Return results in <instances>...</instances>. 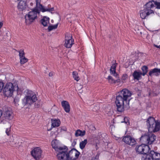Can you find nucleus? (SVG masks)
Instances as JSON below:
<instances>
[{"instance_id":"obj_1","label":"nucleus","mask_w":160,"mask_h":160,"mask_svg":"<svg viewBox=\"0 0 160 160\" xmlns=\"http://www.w3.org/2000/svg\"><path fill=\"white\" fill-rule=\"evenodd\" d=\"M57 149V156L59 160H76L78 158L80 154V152L75 148H72L68 152V148L66 146L59 148L58 147Z\"/></svg>"},{"instance_id":"obj_2","label":"nucleus","mask_w":160,"mask_h":160,"mask_svg":"<svg viewBox=\"0 0 160 160\" xmlns=\"http://www.w3.org/2000/svg\"><path fill=\"white\" fill-rule=\"evenodd\" d=\"M116 97L115 103L118 112H122L124 110V102H127V100L132 95L131 92L125 88L118 92Z\"/></svg>"},{"instance_id":"obj_3","label":"nucleus","mask_w":160,"mask_h":160,"mask_svg":"<svg viewBox=\"0 0 160 160\" xmlns=\"http://www.w3.org/2000/svg\"><path fill=\"white\" fill-rule=\"evenodd\" d=\"M147 123L149 132H155L160 130V122L156 121L154 118L149 117L147 120Z\"/></svg>"},{"instance_id":"obj_4","label":"nucleus","mask_w":160,"mask_h":160,"mask_svg":"<svg viewBox=\"0 0 160 160\" xmlns=\"http://www.w3.org/2000/svg\"><path fill=\"white\" fill-rule=\"evenodd\" d=\"M156 139V136L154 134L149 133L148 132H145L142 134L140 141L143 144L151 145Z\"/></svg>"},{"instance_id":"obj_5","label":"nucleus","mask_w":160,"mask_h":160,"mask_svg":"<svg viewBox=\"0 0 160 160\" xmlns=\"http://www.w3.org/2000/svg\"><path fill=\"white\" fill-rule=\"evenodd\" d=\"M40 10L38 8H35L25 15V18L26 22L30 24L33 22L38 18L37 14H40Z\"/></svg>"},{"instance_id":"obj_6","label":"nucleus","mask_w":160,"mask_h":160,"mask_svg":"<svg viewBox=\"0 0 160 160\" xmlns=\"http://www.w3.org/2000/svg\"><path fill=\"white\" fill-rule=\"evenodd\" d=\"M27 94L22 100V103L24 106L27 104L31 105L37 100V97L34 92L29 91L27 92Z\"/></svg>"},{"instance_id":"obj_7","label":"nucleus","mask_w":160,"mask_h":160,"mask_svg":"<svg viewBox=\"0 0 160 160\" xmlns=\"http://www.w3.org/2000/svg\"><path fill=\"white\" fill-rule=\"evenodd\" d=\"M15 90L13 84L9 82L7 83L3 89V93L7 97H11L13 95V92Z\"/></svg>"},{"instance_id":"obj_8","label":"nucleus","mask_w":160,"mask_h":160,"mask_svg":"<svg viewBox=\"0 0 160 160\" xmlns=\"http://www.w3.org/2000/svg\"><path fill=\"white\" fill-rule=\"evenodd\" d=\"M42 151L39 147L34 148L31 152V155L36 160H38L41 158Z\"/></svg>"},{"instance_id":"obj_9","label":"nucleus","mask_w":160,"mask_h":160,"mask_svg":"<svg viewBox=\"0 0 160 160\" xmlns=\"http://www.w3.org/2000/svg\"><path fill=\"white\" fill-rule=\"evenodd\" d=\"M122 141L126 144L131 146L134 145L136 143L135 139L130 136L127 135L122 139Z\"/></svg>"},{"instance_id":"obj_10","label":"nucleus","mask_w":160,"mask_h":160,"mask_svg":"<svg viewBox=\"0 0 160 160\" xmlns=\"http://www.w3.org/2000/svg\"><path fill=\"white\" fill-rule=\"evenodd\" d=\"M50 7L51 5L50 4L48 5L47 7H45L41 4L40 2H39V8L42 12L48 11L50 12L52 14H53V13L52 11H54V8L53 7L50 8Z\"/></svg>"},{"instance_id":"obj_11","label":"nucleus","mask_w":160,"mask_h":160,"mask_svg":"<svg viewBox=\"0 0 160 160\" xmlns=\"http://www.w3.org/2000/svg\"><path fill=\"white\" fill-rule=\"evenodd\" d=\"M68 37L67 39H66V41L64 44L65 47L67 48H71L72 45L74 44V39L72 38V36H69Z\"/></svg>"},{"instance_id":"obj_12","label":"nucleus","mask_w":160,"mask_h":160,"mask_svg":"<svg viewBox=\"0 0 160 160\" xmlns=\"http://www.w3.org/2000/svg\"><path fill=\"white\" fill-rule=\"evenodd\" d=\"M142 12L140 13V16L142 19H145L147 16H149L150 14L154 13L153 10H150L149 11L145 9L142 10Z\"/></svg>"},{"instance_id":"obj_13","label":"nucleus","mask_w":160,"mask_h":160,"mask_svg":"<svg viewBox=\"0 0 160 160\" xmlns=\"http://www.w3.org/2000/svg\"><path fill=\"white\" fill-rule=\"evenodd\" d=\"M61 105L65 111L69 112L70 111V106L69 102L66 101H63L61 102Z\"/></svg>"},{"instance_id":"obj_14","label":"nucleus","mask_w":160,"mask_h":160,"mask_svg":"<svg viewBox=\"0 0 160 160\" xmlns=\"http://www.w3.org/2000/svg\"><path fill=\"white\" fill-rule=\"evenodd\" d=\"M142 72H138L136 70L134 71L132 74V76L133 78V79L135 80H138L142 78Z\"/></svg>"},{"instance_id":"obj_15","label":"nucleus","mask_w":160,"mask_h":160,"mask_svg":"<svg viewBox=\"0 0 160 160\" xmlns=\"http://www.w3.org/2000/svg\"><path fill=\"white\" fill-rule=\"evenodd\" d=\"M52 121V126L51 128L48 131H50L52 129V128H53L55 127H58L59 126L60 124V121L59 119H52L51 120Z\"/></svg>"},{"instance_id":"obj_16","label":"nucleus","mask_w":160,"mask_h":160,"mask_svg":"<svg viewBox=\"0 0 160 160\" xmlns=\"http://www.w3.org/2000/svg\"><path fill=\"white\" fill-rule=\"evenodd\" d=\"M12 114V112L10 110H8L4 113L3 116L5 119L8 120H10L13 118Z\"/></svg>"},{"instance_id":"obj_17","label":"nucleus","mask_w":160,"mask_h":160,"mask_svg":"<svg viewBox=\"0 0 160 160\" xmlns=\"http://www.w3.org/2000/svg\"><path fill=\"white\" fill-rule=\"evenodd\" d=\"M159 74H160V69L158 68L151 69L148 72V75L150 77H152V75L158 76Z\"/></svg>"},{"instance_id":"obj_18","label":"nucleus","mask_w":160,"mask_h":160,"mask_svg":"<svg viewBox=\"0 0 160 160\" xmlns=\"http://www.w3.org/2000/svg\"><path fill=\"white\" fill-rule=\"evenodd\" d=\"M26 2L25 1L21 0L18 4V9L22 11L26 8Z\"/></svg>"},{"instance_id":"obj_19","label":"nucleus","mask_w":160,"mask_h":160,"mask_svg":"<svg viewBox=\"0 0 160 160\" xmlns=\"http://www.w3.org/2000/svg\"><path fill=\"white\" fill-rule=\"evenodd\" d=\"M144 144L136 146L135 150L136 152L139 154H143V152Z\"/></svg>"},{"instance_id":"obj_20","label":"nucleus","mask_w":160,"mask_h":160,"mask_svg":"<svg viewBox=\"0 0 160 160\" xmlns=\"http://www.w3.org/2000/svg\"><path fill=\"white\" fill-rule=\"evenodd\" d=\"M49 18L46 16H44L40 21L41 23L44 26H47L48 23L49 22Z\"/></svg>"},{"instance_id":"obj_21","label":"nucleus","mask_w":160,"mask_h":160,"mask_svg":"<svg viewBox=\"0 0 160 160\" xmlns=\"http://www.w3.org/2000/svg\"><path fill=\"white\" fill-rule=\"evenodd\" d=\"M151 154L153 156V160H160V153L155 152L154 151H151Z\"/></svg>"},{"instance_id":"obj_22","label":"nucleus","mask_w":160,"mask_h":160,"mask_svg":"<svg viewBox=\"0 0 160 160\" xmlns=\"http://www.w3.org/2000/svg\"><path fill=\"white\" fill-rule=\"evenodd\" d=\"M152 1H149L147 2L145 5L144 6V8L145 9L148 11L152 10L151 8L154 6V5L152 3Z\"/></svg>"},{"instance_id":"obj_23","label":"nucleus","mask_w":160,"mask_h":160,"mask_svg":"<svg viewBox=\"0 0 160 160\" xmlns=\"http://www.w3.org/2000/svg\"><path fill=\"white\" fill-rule=\"evenodd\" d=\"M148 144H144L143 152V155L149 154L150 151H151L148 145Z\"/></svg>"},{"instance_id":"obj_24","label":"nucleus","mask_w":160,"mask_h":160,"mask_svg":"<svg viewBox=\"0 0 160 160\" xmlns=\"http://www.w3.org/2000/svg\"><path fill=\"white\" fill-rule=\"evenodd\" d=\"M85 133L86 132L85 130L81 131L79 129H78L76 131L75 136L76 137H82L85 134Z\"/></svg>"},{"instance_id":"obj_25","label":"nucleus","mask_w":160,"mask_h":160,"mask_svg":"<svg viewBox=\"0 0 160 160\" xmlns=\"http://www.w3.org/2000/svg\"><path fill=\"white\" fill-rule=\"evenodd\" d=\"M152 158L153 156L151 154V151H150L149 154L143 155L142 160H153Z\"/></svg>"},{"instance_id":"obj_26","label":"nucleus","mask_w":160,"mask_h":160,"mask_svg":"<svg viewBox=\"0 0 160 160\" xmlns=\"http://www.w3.org/2000/svg\"><path fill=\"white\" fill-rule=\"evenodd\" d=\"M141 69L142 72V75L144 76L148 72V68L146 66H143L142 67Z\"/></svg>"},{"instance_id":"obj_27","label":"nucleus","mask_w":160,"mask_h":160,"mask_svg":"<svg viewBox=\"0 0 160 160\" xmlns=\"http://www.w3.org/2000/svg\"><path fill=\"white\" fill-rule=\"evenodd\" d=\"M87 143V140L86 139L84 140L83 141H82L80 142V148L82 149H83L85 147Z\"/></svg>"},{"instance_id":"obj_28","label":"nucleus","mask_w":160,"mask_h":160,"mask_svg":"<svg viewBox=\"0 0 160 160\" xmlns=\"http://www.w3.org/2000/svg\"><path fill=\"white\" fill-rule=\"evenodd\" d=\"M154 2L156 8L158 9H160V0H152Z\"/></svg>"},{"instance_id":"obj_29","label":"nucleus","mask_w":160,"mask_h":160,"mask_svg":"<svg viewBox=\"0 0 160 160\" xmlns=\"http://www.w3.org/2000/svg\"><path fill=\"white\" fill-rule=\"evenodd\" d=\"M58 23H57L54 25H51L49 26L48 28V32H49L54 29H56L58 27Z\"/></svg>"},{"instance_id":"obj_30","label":"nucleus","mask_w":160,"mask_h":160,"mask_svg":"<svg viewBox=\"0 0 160 160\" xmlns=\"http://www.w3.org/2000/svg\"><path fill=\"white\" fill-rule=\"evenodd\" d=\"M73 77L74 79L78 81L79 79V78L78 76V74L77 72L74 71L72 72V73Z\"/></svg>"},{"instance_id":"obj_31","label":"nucleus","mask_w":160,"mask_h":160,"mask_svg":"<svg viewBox=\"0 0 160 160\" xmlns=\"http://www.w3.org/2000/svg\"><path fill=\"white\" fill-rule=\"evenodd\" d=\"M135 99L132 98H131L129 99H128V101H127V102H126L127 104L128 105V107H127V109L130 108V107L129 106V104H132L133 103Z\"/></svg>"},{"instance_id":"obj_32","label":"nucleus","mask_w":160,"mask_h":160,"mask_svg":"<svg viewBox=\"0 0 160 160\" xmlns=\"http://www.w3.org/2000/svg\"><path fill=\"white\" fill-rule=\"evenodd\" d=\"M20 62L21 64H24L28 62V59L26 58L25 57L20 58Z\"/></svg>"},{"instance_id":"obj_33","label":"nucleus","mask_w":160,"mask_h":160,"mask_svg":"<svg viewBox=\"0 0 160 160\" xmlns=\"http://www.w3.org/2000/svg\"><path fill=\"white\" fill-rule=\"evenodd\" d=\"M18 52L19 53V56L20 58L25 57V53L23 50L20 49Z\"/></svg>"},{"instance_id":"obj_34","label":"nucleus","mask_w":160,"mask_h":160,"mask_svg":"<svg viewBox=\"0 0 160 160\" xmlns=\"http://www.w3.org/2000/svg\"><path fill=\"white\" fill-rule=\"evenodd\" d=\"M62 130H63V131H66V128L64 127H63V128H62L61 127L57 129V132L58 133V132H61Z\"/></svg>"},{"instance_id":"obj_35","label":"nucleus","mask_w":160,"mask_h":160,"mask_svg":"<svg viewBox=\"0 0 160 160\" xmlns=\"http://www.w3.org/2000/svg\"><path fill=\"white\" fill-rule=\"evenodd\" d=\"M128 75L127 74H124L122 77L121 79L124 81L128 78Z\"/></svg>"},{"instance_id":"obj_36","label":"nucleus","mask_w":160,"mask_h":160,"mask_svg":"<svg viewBox=\"0 0 160 160\" xmlns=\"http://www.w3.org/2000/svg\"><path fill=\"white\" fill-rule=\"evenodd\" d=\"M108 80L109 81V82L111 81V83H112L113 82L114 80V79L111 76H109L107 78Z\"/></svg>"},{"instance_id":"obj_37","label":"nucleus","mask_w":160,"mask_h":160,"mask_svg":"<svg viewBox=\"0 0 160 160\" xmlns=\"http://www.w3.org/2000/svg\"><path fill=\"white\" fill-rule=\"evenodd\" d=\"M118 64V63H113L112 64L110 69L112 70H115L116 68V65Z\"/></svg>"},{"instance_id":"obj_38","label":"nucleus","mask_w":160,"mask_h":160,"mask_svg":"<svg viewBox=\"0 0 160 160\" xmlns=\"http://www.w3.org/2000/svg\"><path fill=\"white\" fill-rule=\"evenodd\" d=\"M129 121L127 117H125L124 118L123 121H122L121 122H125V123H127Z\"/></svg>"},{"instance_id":"obj_39","label":"nucleus","mask_w":160,"mask_h":160,"mask_svg":"<svg viewBox=\"0 0 160 160\" xmlns=\"http://www.w3.org/2000/svg\"><path fill=\"white\" fill-rule=\"evenodd\" d=\"M4 86V83L2 82H0V92L2 91Z\"/></svg>"},{"instance_id":"obj_40","label":"nucleus","mask_w":160,"mask_h":160,"mask_svg":"<svg viewBox=\"0 0 160 160\" xmlns=\"http://www.w3.org/2000/svg\"><path fill=\"white\" fill-rule=\"evenodd\" d=\"M54 144H53L52 143V148H53L54 149L55 151H56V150H57V148L58 146H56V145L55 144L54 142Z\"/></svg>"},{"instance_id":"obj_41","label":"nucleus","mask_w":160,"mask_h":160,"mask_svg":"<svg viewBox=\"0 0 160 160\" xmlns=\"http://www.w3.org/2000/svg\"><path fill=\"white\" fill-rule=\"evenodd\" d=\"M110 72L111 74H116V70L110 69Z\"/></svg>"},{"instance_id":"obj_42","label":"nucleus","mask_w":160,"mask_h":160,"mask_svg":"<svg viewBox=\"0 0 160 160\" xmlns=\"http://www.w3.org/2000/svg\"><path fill=\"white\" fill-rule=\"evenodd\" d=\"M10 129L9 128H7L6 130V133L8 136H9L10 133H9L10 131Z\"/></svg>"},{"instance_id":"obj_43","label":"nucleus","mask_w":160,"mask_h":160,"mask_svg":"<svg viewBox=\"0 0 160 160\" xmlns=\"http://www.w3.org/2000/svg\"><path fill=\"white\" fill-rule=\"evenodd\" d=\"M120 80L119 79H117V80H114V82H113V83H115L117 82L118 83V82H120Z\"/></svg>"},{"instance_id":"obj_44","label":"nucleus","mask_w":160,"mask_h":160,"mask_svg":"<svg viewBox=\"0 0 160 160\" xmlns=\"http://www.w3.org/2000/svg\"><path fill=\"white\" fill-rule=\"evenodd\" d=\"M40 106L39 103H35V106L36 108H39Z\"/></svg>"},{"instance_id":"obj_45","label":"nucleus","mask_w":160,"mask_h":160,"mask_svg":"<svg viewBox=\"0 0 160 160\" xmlns=\"http://www.w3.org/2000/svg\"><path fill=\"white\" fill-rule=\"evenodd\" d=\"M76 142L75 141H74L72 143V146H73V147H74V146L76 145Z\"/></svg>"},{"instance_id":"obj_46","label":"nucleus","mask_w":160,"mask_h":160,"mask_svg":"<svg viewBox=\"0 0 160 160\" xmlns=\"http://www.w3.org/2000/svg\"><path fill=\"white\" fill-rule=\"evenodd\" d=\"M38 1H39L38 0H36V7H35V8H38H38H39V7H38V3L39 4V2H38Z\"/></svg>"},{"instance_id":"obj_47","label":"nucleus","mask_w":160,"mask_h":160,"mask_svg":"<svg viewBox=\"0 0 160 160\" xmlns=\"http://www.w3.org/2000/svg\"><path fill=\"white\" fill-rule=\"evenodd\" d=\"M3 25V21L0 22V28H1Z\"/></svg>"},{"instance_id":"obj_48","label":"nucleus","mask_w":160,"mask_h":160,"mask_svg":"<svg viewBox=\"0 0 160 160\" xmlns=\"http://www.w3.org/2000/svg\"><path fill=\"white\" fill-rule=\"evenodd\" d=\"M3 114V112L2 110L0 109V118L1 117V116Z\"/></svg>"},{"instance_id":"obj_49","label":"nucleus","mask_w":160,"mask_h":160,"mask_svg":"<svg viewBox=\"0 0 160 160\" xmlns=\"http://www.w3.org/2000/svg\"><path fill=\"white\" fill-rule=\"evenodd\" d=\"M72 155H73V158H76L75 156V154H74L73 153H72Z\"/></svg>"},{"instance_id":"obj_50","label":"nucleus","mask_w":160,"mask_h":160,"mask_svg":"<svg viewBox=\"0 0 160 160\" xmlns=\"http://www.w3.org/2000/svg\"><path fill=\"white\" fill-rule=\"evenodd\" d=\"M49 76L50 77H51L53 76V72H50L49 74Z\"/></svg>"},{"instance_id":"obj_51","label":"nucleus","mask_w":160,"mask_h":160,"mask_svg":"<svg viewBox=\"0 0 160 160\" xmlns=\"http://www.w3.org/2000/svg\"><path fill=\"white\" fill-rule=\"evenodd\" d=\"M113 75L116 77V78L118 77V74L116 72V74H113Z\"/></svg>"},{"instance_id":"obj_52","label":"nucleus","mask_w":160,"mask_h":160,"mask_svg":"<svg viewBox=\"0 0 160 160\" xmlns=\"http://www.w3.org/2000/svg\"><path fill=\"white\" fill-rule=\"evenodd\" d=\"M154 46L156 48L160 49V45L158 46L157 45H154Z\"/></svg>"},{"instance_id":"obj_53","label":"nucleus","mask_w":160,"mask_h":160,"mask_svg":"<svg viewBox=\"0 0 160 160\" xmlns=\"http://www.w3.org/2000/svg\"><path fill=\"white\" fill-rule=\"evenodd\" d=\"M30 5L31 6H32L33 5V3L32 2H31L30 3Z\"/></svg>"},{"instance_id":"obj_54","label":"nucleus","mask_w":160,"mask_h":160,"mask_svg":"<svg viewBox=\"0 0 160 160\" xmlns=\"http://www.w3.org/2000/svg\"><path fill=\"white\" fill-rule=\"evenodd\" d=\"M3 121L2 120H1V122H0V123H1Z\"/></svg>"},{"instance_id":"obj_55","label":"nucleus","mask_w":160,"mask_h":160,"mask_svg":"<svg viewBox=\"0 0 160 160\" xmlns=\"http://www.w3.org/2000/svg\"><path fill=\"white\" fill-rule=\"evenodd\" d=\"M150 92L149 93V96H150Z\"/></svg>"},{"instance_id":"obj_56","label":"nucleus","mask_w":160,"mask_h":160,"mask_svg":"<svg viewBox=\"0 0 160 160\" xmlns=\"http://www.w3.org/2000/svg\"><path fill=\"white\" fill-rule=\"evenodd\" d=\"M17 89H18V86H17Z\"/></svg>"},{"instance_id":"obj_57","label":"nucleus","mask_w":160,"mask_h":160,"mask_svg":"<svg viewBox=\"0 0 160 160\" xmlns=\"http://www.w3.org/2000/svg\"><path fill=\"white\" fill-rule=\"evenodd\" d=\"M138 53H140V52H139V51H138Z\"/></svg>"},{"instance_id":"obj_58","label":"nucleus","mask_w":160,"mask_h":160,"mask_svg":"<svg viewBox=\"0 0 160 160\" xmlns=\"http://www.w3.org/2000/svg\"><path fill=\"white\" fill-rule=\"evenodd\" d=\"M138 53H140V52H139V51H138Z\"/></svg>"}]
</instances>
